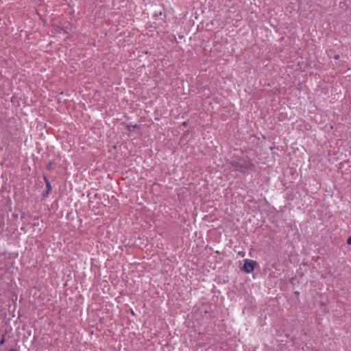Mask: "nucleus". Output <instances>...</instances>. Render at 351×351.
I'll return each instance as SVG.
<instances>
[{"instance_id": "1", "label": "nucleus", "mask_w": 351, "mask_h": 351, "mask_svg": "<svg viewBox=\"0 0 351 351\" xmlns=\"http://www.w3.org/2000/svg\"><path fill=\"white\" fill-rule=\"evenodd\" d=\"M255 262L252 260H245L243 265V269L246 273H251L254 271Z\"/></svg>"}, {"instance_id": "2", "label": "nucleus", "mask_w": 351, "mask_h": 351, "mask_svg": "<svg viewBox=\"0 0 351 351\" xmlns=\"http://www.w3.org/2000/svg\"><path fill=\"white\" fill-rule=\"evenodd\" d=\"M138 125H127V130L130 132H131L132 130V129H136V128H138Z\"/></svg>"}, {"instance_id": "4", "label": "nucleus", "mask_w": 351, "mask_h": 351, "mask_svg": "<svg viewBox=\"0 0 351 351\" xmlns=\"http://www.w3.org/2000/svg\"><path fill=\"white\" fill-rule=\"evenodd\" d=\"M348 244L351 245V237H350L347 241Z\"/></svg>"}, {"instance_id": "5", "label": "nucleus", "mask_w": 351, "mask_h": 351, "mask_svg": "<svg viewBox=\"0 0 351 351\" xmlns=\"http://www.w3.org/2000/svg\"><path fill=\"white\" fill-rule=\"evenodd\" d=\"M4 341H5V339L4 338H2L0 341V344H3L4 343Z\"/></svg>"}, {"instance_id": "3", "label": "nucleus", "mask_w": 351, "mask_h": 351, "mask_svg": "<svg viewBox=\"0 0 351 351\" xmlns=\"http://www.w3.org/2000/svg\"><path fill=\"white\" fill-rule=\"evenodd\" d=\"M45 182H46V185H47V189H48V191H50L51 190L50 184H49V181L47 180L46 178H45Z\"/></svg>"}]
</instances>
